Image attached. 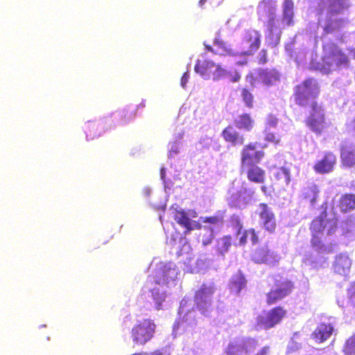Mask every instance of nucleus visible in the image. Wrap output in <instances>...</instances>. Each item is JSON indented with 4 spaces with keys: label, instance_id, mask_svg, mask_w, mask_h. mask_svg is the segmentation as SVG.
<instances>
[{
    "label": "nucleus",
    "instance_id": "f257e3e1",
    "mask_svg": "<svg viewBox=\"0 0 355 355\" xmlns=\"http://www.w3.org/2000/svg\"><path fill=\"white\" fill-rule=\"evenodd\" d=\"M170 213L174 220L185 229V233L199 230L198 239L203 246H207L212 242L215 235L223 225V219L217 216L200 217L199 222L193 220L198 217L196 211H184L177 205H173L171 207Z\"/></svg>",
    "mask_w": 355,
    "mask_h": 355
},
{
    "label": "nucleus",
    "instance_id": "f03ea898",
    "mask_svg": "<svg viewBox=\"0 0 355 355\" xmlns=\"http://www.w3.org/2000/svg\"><path fill=\"white\" fill-rule=\"evenodd\" d=\"M337 219L334 214H327L322 212L320 216L314 219L311 225L312 233L311 243L318 251V253L330 252L331 249L323 243L322 239L324 236H331L336 230ZM327 259L318 254L317 255H311L309 257H305L303 263L306 266H309L313 268H324L327 265Z\"/></svg>",
    "mask_w": 355,
    "mask_h": 355
},
{
    "label": "nucleus",
    "instance_id": "7ed1b4c3",
    "mask_svg": "<svg viewBox=\"0 0 355 355\" xmlns=\"http://www.w3.org/2000/svg\"><path fill=\"white\" fill-rule=\"evenodd\" d=\"M293 2L292 0H285L283 8V19L279 21L276 18L275 6L264 0L260 3L257 8V12L260 17L263 19L268 20V34L266 36L267 42L272 46H276L280 40L281 30L284 24L291 25L293 24Z\"/></svg>",
    "mask_w": 355,
    "mask_h": 355
},
{
    "label": "nucleus",
    "instance_id": "20e7f679",
    "mask_svg": "<svg viewBox=\"0 0 355 355\" xmlns=\"http://www.w3.org/2000/svg\"><path fill=\"white\" fill-rule=\"evenodd\" d=\"M150 267L153 268L152 278L156 284L151 290L155 308L157 310L164 309L166 306V291L164 286L173 285L180 272L172 262L164 263L154 259Z\"/></svg>",
    "mask_w": 355,
    "mask_h": 355
},
{
    "label": "nucleus",
    "instance_id": "39448f33",
    "mask_svg": "<svg viewBox=\"0 0 355 355\" xmlns=\"http://www.w3.org/2000/svg\"><path fill=\"white\" fill-rule=\"evenodd\" d=\"M319 92L318 83L314 79H308L298 85L296 90V102L302 106L311 103L312 112L307 119L308 126L315 132H320L325 127L326 122L323 110L313 103Z\"/></svg>",
    "mask_w": 355,
    "mask_h": 355
},
{
    "label": "nucleus",
    "instance_id": "423d86ee",
    "mask_svg": "<svg viewBox=\"0 0 355 355\" xmlns=\"http://www.w3.org/2000/svg\"><path fill=\"white\" fill-rule=\"evenodd\" d=\"M349 7L347 0H321L318 6V24L317 30L311 31L316 37L320 28L323 33H329L341 27L343 20L338 15Z\"/></svg>",
    "mask_w": 355,
    "mask_h": 355
},
{
    "label": "nucleus",
    "instance_id": "0eeeda50",
    "mask_svg": "<svg viewBox=\"0 0 355 355\" xmlns=\"http://www.w3.org/2000/svg\"><path fill=\"white\" fill-rule=\"evenodd\" d=\"M261 35L255 30H247L242 36L241 47L242 50L235 51L231 48V46L218 38L214 40V44L216 53L220 55H228L232 56H243V60L238 61L237 64L243 65L247 63L246 56L253 54L260 46Z\"/></svg>",
    "mask_w": 355,
    "mask_h": 355
},
{
    "label": "nucleus",
    "instance_id": "6e6552de",
    "mask_svg": "<svg viewBox=\"0 0 355 355\" xmlns=\"http://www.w3.org/2000/svg\"><path fill=\"white\" fill-rule=\"evenodd\" d=\"M322 62H311V67L315 69L327 73L338 69L345 68L348 66L347 56L341 52L337 46L333 43H327L323 46Z\"/></svg>",
    "mask_w": 355,
    "mask_h": 355
},
{
    "label": "nucleus",
    "instance_id": "1a4fd4ad",
    "mask_svg": "<svg viewBox=\"0 0 355 355\" xmlns=\"http://www.w3.org/2000/svg\"><path fill=\"white\" fill-rule=\"evenodd\" d=\"M157 325L150 318L137 319L130 331V339L135 345H144L152 340L156 331Z\"/></svg>",
    "mask_w": 355,
    "mask_h": 355
},
{
    "label": "nucleus",
    "instance_id": "9d476101",
    "mask_svg": "<svg viewBox=\"0 0 355 355\" xmlns=\"http://www.w3.org/2000/svg\"><path fill=\"white\" fill-rule=\"evenodd\" d=\"M230 197L228 204L230 207L243 209L252 200L254 191L248 188L244 182L241 184L239 182H233V187L230 189Z\"/></svg>",
    "mask_w": 355,
    "mask_h": 355
},
{
    "label": "nucleus",
    "instance_id": "9b49d317",
    "mask_svg": "<svg viewBox=\"0 0 355 355\" xmlns=\"http://www.w3.org/2000/svg\"><path fill=\"white\" fill-rule=\"evenodd\" d=\"M195 71L203 79L209 80L212 77L214 81L225 78L231 75L230 71L208 60H198L195 66Z\"/></svg>",
    "mask_w": 355,
    "mask_h": 355
},
{
    "label": "nucleus",
    "instance_id": "f8f14e48",
    "mask_svg": "<svg viewBox=\"0 0 355 355\" xmlns=\"http://www.w3.org/2000/svg\"><path fill=\"white\" fill-rule=\"evenodd\" d=\"M215 292V286L212 282L203 284L196 292L195 302L199 311L205 316L213 310L212 295Z\"/></svg>",
    "mask_w": 355,
    "mask_h": 355
},
{
    "label": "nucleus",
    "instance_id": "ddd939ff",
    "mask_svg": "<svg viewBox=\"0 0 355 355\" xmlns=\"http://www.w3.org/2000/svg\"><path fill=\"white\" fill-rule=\"evenodd\" d=\"M178 314L180 318L174 325V328L187 329L189 327H193L196 324V312L193 310L191 300L184 298L181 301Z\"/></svg>",
    "mask_w": 355,
    "mask_h": 355
},
{
    "label": "nucleus",
    "instance_id": "4468645a",
    "mask_svg": "<svg viewBox=\"0 0 355 355\" xmlns=\"http://www.w3.org/2000/svg\"><path fill=\"white\" fill-rule=\"evenodd\" d=\"M257 346V342L254 339L239 338L229 343L225 353L227 355H248Z\"/></svg>",
    "mask_w": 355,
    "mask_h": 355
},
{
    "label": "nucleus",
    "instance_id": "2eb2a0df",
    "mask_svg": "<svg viewBox=\"0 0 355 355\" xmlns=\"http://www.w3.org/2000/svg\"><path fill=\"white\" fill-rule=\"evenodd\" d=\"M279 76L275 69H259L246 77V80L252 86L256 87L259 83L264 85H273L279 80Z\"/></svg>",
    "mask_w": 355,
    "mask_h": 355
},
{
    "label": "nucleus",
    "instance_id": "dca6fc26",
    "mask_svg": "<svg viewBox=\"0 0 355 355\" xmlns=\"http://www.w3.org/2000/svg\"><path fill=\"white\" fill-rule=\"evenodd\" d=\"M257 144H250L245 146L241 152V162L243 167L259 163L263 158V150H257Z\"/></svg>",
    "mask_w": 355,
    "mask_h": 355
},
{
    "label": "nucleus",
    "instance_id": "f3484780",
    "mask_svg": "<svg viewBox=\"0 0 355 355\" xmlns=\"http://www.w3.org/2000/svg\"><path fill=\"white\" fill-rule=\"evenodd\" d=\"M285 315V311L280 307L275 308L264 313L259 318V324L264 329H269L279 323Z\"/></svg>",
    "mask_w": 355,
    "mask_h": 355
},
{
    "label": "nucleus",
    "instance_id": "a211bd4d",
    "mask_svg": "<svg viewBox=\"0 0 355 355\" xmlns=\"http://www.w3.org/2000/svg\"><path fill=\"white\" fill-rule=\"evenodd\" d=\"M257 211L260 217V223L263 227L270 232H273L276 227V221L271 209L266 204L261 203L259 205Z\"/></svg>",
    "mask_w": 355,
    "mask_h": 355
},
{
    "label": "nucleus",
    "instance_id": "6ab92c4d",
    "mask_svg": "<svg viewBox=\"0 0 355 355\" xmlns=\"http://www.w3.org/2000/svg\"><path fill=\"white\" fill-rule=\"evenodd\" d=\"M291 289L292 284L288 280H284L277 284L275 288L268 294V303L273 304L277 300L282 299L291 293Z\"/></svg>",
    "mask_w": 355,
    "mask_h": 355
},
{
    "label": "nucleus",
    "instance_id": "aec40b11",
    "mask_svg": "<svg viewBox=\"0 0 355 355\" xmlns=\"http://www.w3.org/2000/svg\"><path fill=\"white\" fill-rule=\"evenodd\" d=\"M336 163V157L331 153H324L323 157L314 166V170L318 173H327L332 171Z\"/></svg>",
    "mask_w": 355,
    "mask_h": 355
},
{
    "label": "nucleus",
    "instance_id": "412c9836",
    "mask_svg": "<svg viewBox=\"0 0 355 355\" xmlns=\"http://www.w3.org/2000/svg\"><path fill=\"white\" fill-rule=\"evenodd\" d=\"M351 266L352 261L349 256L347 254L341 253L336 257L333 268L335 272L346 275L349 272Z\"/></svg>",
    "mask_w": 355,
    "mask_h": 355
},
{
    "label": "nucleus",
    "instance_id": "4be33fe9",
    "mask_svg": "<svg viewBox=\"0 0 355 355\" xmlns=\"http://www.w3.org/2000/svg\"><path fill=\"white\" fill-rule=\"evenodd\" d=\"M340 157L342 163L347 167L355 165V145L346 142L341 148Z\"/></svg>",
    "mask_w": 355,
    "mask_h": 355
},
{
    "label": "nucleus",
    "instance_id": "5701e85b",
    "mask_svg": "<svg viewBox=\"0 0 355 355\" xmlns=\"http://www.w3.org/2000/svg\"><path fill=\"white\" fill-rule=\"evenodd\" d=\"M232 223L235 224L236 228L238 229L237 236H240L239 243L241 245H244L247 242L248 239L250 240L252 244L257 243L258 236L255 234L254 230H249L248 231H244L243 232H241L242 227L238 216H234L232 217Z\"/></svg>",
    "mask_w": 355,
    "mask_h": 355
},
{
    "label": "nucleus",
    "instance_id": "b1692460",
    "mask_svg": "<svg viewBox=\"0 0 355 355\" xmlns=\"http://www.w3.org/2000/svg\"><path fill=\"white\" fill-rule=\"evenodd\" d=\"M334 327L331 323H321L311 335L312 338L318 343L327 340L334 331Z\"/></svg>",
    "mask_w": 355,
    "mask_h": 355
},
{
    "label": "nucleus",
    "instance_id": "393cba45",
    "mask_svg": "<svg viewBox=\"0 0 355 355\" xmlns=\"http://www.w3.org/2000/svg\"><path fill=\"white\" fill-rule=\"evenodd\" d=\"M337 302L346 311L355 315V282L351 284L347 290V300L338 298Z\"/></svg>",
    "mask_w": 355,
    "mask_h": 355
},
{
    "label": "nucleus",
    "instance_id": "a878e982",
    "mask_svg": "<svg viewBox=\"0 0 355 355\" xmlns=\"http://www.w3.org/2000/svg\"><path fill=\"white\" fill-rule=\"evenodd\" d=\"M186 261L184 262V270L187 272H198L201 270H205L209 265V261L207 262L206 259L200 258L196 261V266L193 267L192 262L193 259L189 255H187Z\"/></svg>",
    "mask_w": 355,
    "mask_h": 355
},
{
    "label": "nucleus",
    "instance_id": "bb28decb",
    "mask_svg": "<svg viewBox=\"0 0 355 355\" xmlns=\"http://www.w3.org/2000/svg\"><path fill=\"white\" fill-rule=\"evenodd\" d=\"M342 231L345 242L347 243L355 241V217L346 220L343 225Z\"/></svg>",
    "mask_w": 355,
    "mask_h": 355
},
{
    "label": "nucleus",
    "instance_id": "cd10ccee",
    "mask_svg": "<svg viewBox=\"0 0 355 355\" xmlns=\"http://www.w3.org/2000/svg\"><path fill=\"white\" fill-rule=\"evenodd\" d=\"M248 168L247 170V177L248 179L257 184H261L264 182L265 180V171L261 168L260 167L251 164L248 166Z\"/></svg>",
    "mask_w": 355,
    "mask_h": 355
},
{
    "label": "nucleus",
    "instance_id": "c85d7f7f",
    "mask_svg": "<svg viewBox=\"0 0 355 355\" xmlns=\"http://www.w3.org/2000/svg\"><path fill=\"white\" fill-rule=\"evenodd\" d=\"M103 122L102 121H88L86 123L85 128L87 139H92L101 135L103 131V128L101 127Z\"/></svg>",
    "mask_w": 355,
    "mask_h": 355
},
{
    "label": "nucleus",
    "instance_id": "c756f323",
    "mask_svg": "<svg viewBox=\"0 0 355 355\" xmlns=\"http://www.w3.org/2000/svg\"><path fill=\"white\" fill-rule=\"evenodd\" d=\"M226 141L230 142L234 146L242 145L244 141L243 136L240 135L234 128L227 127L222 132Z\"/></svg>",
    "mask_w": 355,
    "mask_h": 355
},
{
    "label": "nucleus",
    "instance_id": "7c9ffc66",
    "mask_svg": "<svg viewBox=\"0 0 355 355\" xmlns=\"http://www.w3.org/2000/svg\"><path fill=\"white\" fill-rule=\"evenodd\" d=\"M135 116L134 110L130 107L124 108L122 110H118L114 112L111 118L117 122L125 123L131 120Z\"/></svg>",
    "mask_w": 355,
    "mask_h": 355
},
{
    "label": "nucleus",
    "instance_id": "2f4dec72",
    "mask_svg": "<svg viewBox=\"0 0 355 355\" xmlns=\"http://www.w3.org/2000/svg\"><path fill=\"white\" fill-rule=\"evenodd\" d=\"M338 206L342 212H347L355 208V196L346 194L340 197Z\"/></svg>",
    "mask_w": 355,
    "mask_h": 355
},
{
    "label": "nucleus",
    "instance_id": "473e14b6",
    "mask_svg": "<svg viewBox=\"0 0 355 355\" xmlns=\"http://www.w3.org/2000/svg\"><path fill=\"white\" fill-rule=\"evenodd\" d=\"M245 286V280L241 273L232 276L230 283V288L232 293L239 294Z\"/></svg>",
    "mask_w": 355,
    "mask_h": 355
},
{
    "label": "nucleus",
    "instance_id": "72a5a7b5",
    "mask_svg": "<svg viewBox=\"0 0 355 355\" xmlns=\"http://www.w3.org/2000/svg\"><path fill=\"white\" fill-rule=\"evenodd\" d=\"M319 189L318 187L314 184H309L303 189L302 195L305 199L309 200L311 204L313 205L316 201Z\"/></svg>",
    "mask_w": 355,
    "mask_h": 355
},
{
    "label": "nucleus",
    "instance_id": "f704fd0d",
    "mask_svg": "<svg viewBox=\"0 0 355 355\" xmlns=\"http://www.w3.org/2000/svg\"><path fill=\"white\" fill-rule=\"evenodd\" d=\"M273 175L282 184L288 185L291 181L290 169L286 166L276 168L273 172Z\"/></svg>",
    "mask_w": 355,
    "mask_h": 355
},
{
    "label": "nucleus",
    "instance_id": "c9c22d12",
    "mask_svg": "<svg viewBox=\"0 0 355 355\" xmlns=\"http://www.w3.org/2000/svg\"><path fill=\"white\" fill-rule=\"evenodd\" d=\"M231 245V237L225 236L217 241L216 250L220 255L224 256L228 252Z\"/></svg>",
    "mask_w": 355,
    "mask_h": 355
},
{
    "label": "nucleus",
    "instance_id": "e433bc0d",
    "mask_svg": "<svg viewBox=\"0 0 355 355\" xmlns=\"http://www.w3.org/2000/svg\"><path fill=\"white\" fill-rule=\"evenodd\" d=\"M236 126L240 129L250 130L253 125V121L248 114H243L236 119Z\"/></svg>",
    "mask_w": 355,
    "mask_h": 355
},
{
    "label": "nucleus",
    "instance_id": "4c0bfd02",
    "mask_svg": "<svg viewBox=\"0 0 355 355\" xmlns=\"http://www.w3.org/2000/svg\"><path fill=\"white\" fill-rule=\"evenodd\" d=\"M181 147V142H178L177 140H173L168 144V157L173 158L176 157L179 153Z\"/></svg>",
    "mask_w": 355,
    "mask_h": 355
},
{
    "label": "nucleus",
    "instance_id": "58836bf2",
    "mask_svg": "<svg viewBox=\"0 0 355 355\" xmlns=\"http://www.w3.org/2000/svg\"><path fill=\"white\" fill-rule=\"evenodd\" d=\"M343 351L345 355H355V334L347 340Z\"/></svg>",
    "mask_w": 355,
    "mask_h": 355
},
{
    "label": "nucleus",
    "instance_id": "ea45409f",
    "mask_svg": "<svg viewBox=\"0 0 355 355\" xmlns=\"http://www.w3.org/2000/svg\"><path fill=\"white\" fill-rule=\"evenodd\" d=\"M200 144L203 148H209L211 145L214 144V149L215 150H219V146L217 145L216 141L214 140L211 137H209L207 135L202 137L200 139Z\"/></svg>",
    "mask_w": 355,
    "mask_h": 355
},
{
    "label": "nucleus",
    "instance_id": "a19ab883",
    "mask_svg": "<svg viewBox=\"0 0 355 355\" xmlns=\"http://www.w3.org/2000/svg\"><path fill=\"white\" fill-rule=\"evenodd\" d=\"M297 339H298V334H295L288 344V347H287V352L288 353L296 352L297 350H298L300 348L301 344L297 342Z\"/></svg>",
    "mask_w": 355,
    "mask_h": 355
},
{
    "label": "nucleus",
    "instance_id": "79ce46f5",
    "mask_svg": "<svg viewBox=\"0 0 355 355\" xmlns=\"http://www.w3.org/2000/svg\"><path fill=\"white\" fill-rule=\"evenodd\" d=\"M280 257L274 251H270L267 249V252L265 256V263L271 265L278 262Z\"/></svg>",
    "mask_w": 355,
    "mask_h": 355
},
{
    "label": "nucleus",
    "instance_id": "37998d69",
    "mask_svg": "<svg viewBox=\"0 0 355 355\" xmlns=\"http://www.w3.org/2000/svg\"><path fill=\"white\" fill-rule=\"evenodd\" d=\"M267 252V248H263L257 250L252 256L253 260L258 263L265 262V256Z\"/></svg>",
    "mask_w": 355,
    "mask_h": 355
},
{
    "label": "nucleus",
    "instance_id": "c03bdc74",
    "mask_svg": "<svg viewBox=\"0 0 355 355\" xmlns=\"http://www.w3.org/2000/svg\"><path fill=\"white\" fill-rule=\"evenodd\" d=\"M160 178L163 181L164 189L166 193L168 192V190H170L173 184L172 182L169 179L166 178V169L165 168H162L160 171Z\"/></svg>",
    "mask_w": 355,
    "mask_h": 355
},
{
    "label": "nucleus",
    "instance_id": "a18cd8bd",
    "mask_svg": "<svg viewBox=\"0 0 355 355\" xmlns=\"http://www.w3.org/2000/svg\"><path fill=\"white\" fill-rule=\"evenodd\" d=\"M241 96L246 106L251 107L252 106L253 101V96L252 94L249 92L246 89H243L242 90Z\"/></svg>",
    "mask_w": 355,
    "mask_h": 355
},
{
    "label": "nucleus",
    "instance_id": "49530a36",
    "mask_svg": "<svg viewBox=\"0 0 355 355\" xmlns=\"http://www.w3.org/2000/svg\"><path fill=\"white\" fill-rule=\"evenodd\" d=\"M271 130H265V139L268 141L274 142L278 144L279 142V138L277 137Z\"/></svg>",
    "mask_w": 355,
    "mask_h": 355
},
{
    "label": "nucleus",
    "instance_id": "de8ad7c7",
    "mask_svg": "<svg viewBox=\"0 0 355 355\" xmlns=\"http://www.w3.org/2000/svg\"><path fill=\"white\" fill-rule=\"evenodd\" d=\"M277 119L272 115H270L266 121L265 130H271L272 128H275L277 124Z\"/></svg>",
    "mask_w": 355,
    "mask_h": 355
},
{
    "label": "nucleus",
    "instance_id": "09e8293b",
    "mask_svg": "<svg viewBox=\"0 0 355 355\" xmlns=\"http://www.w3.org/2000/svg\"><path fill=\"white\" fill-rule=\"evenodd\" d=\"M306 57V51H303L302 52H298L295 57L296 63L299 65L303 64Z\"/></svg>",
    "mask_w": 355,
    "mask_h": 355
},
{
    "label": "nucleus",
    "instance_id": "8fccbe9b",
    "mask_svg": "<svg viewBox=\"0 0 355 355\" xmlns=\"http://www.w3.org/2000/svg\"><path fill=\"white\" fill-rule=\"evenodd\" d=\"M184 130L182 128H178L173 136V140H177L178 142H180L184 135Z\"/></svg>",
    "mask_w": 355,
    "mask_h": 355
},
{
    "label": "nucleus",
    "instance_id": "3c124183",
    "mask_svg": "<svg viewBox=\"0 0 355 355\" xmlns=\"http://www.w3.org/2000/svg\"><path fill=\"white\" fill-rule=\"evenodd\" d=\"M231 75L228 76L225 78H230V80L233 83H237L241 79V76L237 71L232 72L230 71Z\"/></svg>",
    "mask_w": 355,
    "mask_h": 355
},
{
    "label": "nucleus",
    "instance_id": "603ef678",
    "mask_svg": "<svg viewBox=\"0 0 355 355\" xmlns=\"http://www.w3.org/2000/svg\"><path fill=\"white\" fill-rule=\"evenodd\" d=\"M223 0H200L199 1V6L202 7L203 5L207 2L209 1L210 4L212 6H218L220 5Z\"/></svg>",
    "mask_w": 355,
    "mask_h": 355
},
{
    "label": "nucleus",
    "instance_id": "864d4df0",
    "mask_svg": "<svg viewBox=\"0 0 355 355\" xmlns=\"http://www.w3.org/2000/svg\"><path fill=\"white\" fill-rule=\"evenodd\" d=\"M189 73L188 71H187L183 74V76L181 78L180 85L182 88L184 89L186 87V85L189 81Z\"/></svg>",
    "mask_w": 355,
    "mask_h": 355
},
{
    "label": "nucleus",
    "instance_id": "5fc2aeb1",
    "mask_svg": "<svg viewBox=\"0 0 355 355\" xmlns=\"http://www.w3.org/2000/svg\"><path fill=\"white\" fill-rule=\"evenodd\" d=\"M164 350H157L153 352H141V353H136L132 355H166L163 352Z\"/></svg>",
    "mask_w": 355,
    "mask_h": 355
},
{
    "label": "nucleus",
    "instance_id": "6e6d98bb",
    "mask_svg": "<svg viewBox=\"0 0 355 355\" xmlns=\"http://www.w3.org/2000/svg\"><path fill=\"white\" fill-rule=\"evenodd\" d=\"M259 63L264 64L266 62V51L264 50L261 51L259 54Z\"/></svg>",
    "mask_w": 355,
    "mask_h": 355
},
{
    "label": "nucleus",
    "instance_id": "4d7b16f0",
    "mask_svg": "<svg viewBox=\"0 0 355 355\" xmlns=\"http://www.w3.org/2000/svg\"><path fill=\"white\" fill-rule=\"evenodd\" d=\"M270 348L269 347H263L261 348L255 355H269Z\"/></svg>",
    "mask_w": 355,
    "mask_h": 355
},
{
    "label": "nucleus",
    "instance_id": "13d9d810",
    "mask_svg": "<svg viewBox=\"0 0 355 355\" xmlns=\"http://www.w3.org/2000/svg\"><path fill=\"white\" fill-rule=\"evenodd\" d=\"M347 128L349 131L355 132V116L347 123Z\"/></svg>",
    "mask_w": 355,
    "mask_h": 355
},
{
    "label": "nucleus",
    "instance_id": "bf43d9fd",
    "mask_svg": "<svg viewBox=\"0 0 355 355\" xmlns=\"http://www.w3.org/2000/svg\"><path fill=\"white\" fill-rule=\"evenodd\" d=\"M286 53L291 57H294V55L291 53L293 51V46L292 44H287L285 47Z\"/></svg>",
    "mask_w": 355,
    "mask_h": 355
},
{
    "label": "nucleus",
    "instance_id": "052dcab7",
    "mask_svg": "<svg viewBox=\"0 0 355 355\" xmlns=\"http://www.w3.org/2000/svg\"><path fill=\"white\" fill-rule=\"evenodd\" d=\"M151 189L148 187H146L143 189V193L146 197L149 196L151 193Z\"/></svg>",
    "mask_w": 355,
    "mask_h": 355
},
{
    "label": "nucleus",
    "instance_id": "680f3d73",
    "mask_svg": "<svg viewBox=\"0 0 355 355\" xmlns=\"http://www.w3.org/2000/svg\"><path fill=\"white\" fill-rule=\"evenodd\" d=\"M180 243H183V244H184V245H183V250H184L187 251V250H189L190 247H189V245H187V244H186V241H185V239L180 238Z\"/></svg>",
    "mask_w": 355,
    "mask_h": 355
},
{
    "label": "nucleus",
    "instance_id": "e2e57ef3",
    "mask_svg": "<svg viewBox=\"0 0 355 355\" xmlns=\"http://www.w3.org/2000/svg\"><path fill=\"white\" fill-rule=\"evenodd\" d=\"M167 243L173 246L175 245V239L171 238L169 241H167Z\"/></svg>",
    "mask_w": 355,
    "mask_h": 355
},
{
    "label": "nucleus",
    "instance_id": "0e129e2a",
    "mask_svg": "<svg viewBox=\"0 0 355 355\" xmlns=\"http://www.w3.org/2000/svg\"><path fill=\"white\" fill-rule=\"evenodd\" d=\"M261 191H262L263 193H266V187H265V186H262V187H261Z\"/></svg>",
    "mask_w": 355,
    "mask_h": 355
},
{
    "label": "nucleus",
    "instance_id": "69168bd1",
    "mask_svg": "<svg viewBox=\"0 0 355 355\" xmlns=\"http://www.w3.org/2000/svg\"><path fill=\"white\" fill-rule=\"evenodd\" d=\"M145 106L144 103H141L137 107L138 108L144 107Z\"/></svg>",
    "mask_w": 355,
    "mask_h": 355
},
{
    "label": "nucleus",
    "instance_id": "338daca9",
    "mask_svg": "<svg viewBox=\"0 0 355 355\" xmlns=\"http://www.w3.org/2000/svg\"><path fill=\"white\" fill-rule=\"evenodd\" d=\"M159 220H161V222H162V216H159Z\"/></svg>",
    "mask_w": 355,
    "mask_h": 355
},
{
    "label": "nucleus",
    "instance_id": "774afa93",
    "mask_svg": "<svg viewBox=\"0 0 355 355\" xmlns=\"http://www.w3.org/2000/svg\"><path fill=\"white\" fill-rule=\"evenodd\" d=\"M353 53H354V57L355 58V49L354 50Z\"/></svg>",
    "mask_w": 355,
    "mask_h": 355
}]
</instances>
